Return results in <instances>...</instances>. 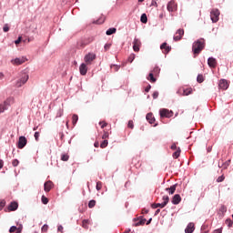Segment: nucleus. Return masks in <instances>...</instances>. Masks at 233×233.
Masks as SVG:
<instances>
[{
  "label": "nucleus",
  "mask_w": 233,
  "mask_h": 233,
  "mask_svg": "<svg viewBox=\"0 0 233 233\" xmlns=\"http://www.w3.org/2000/svg\"><path fill=\"white\" fill-rule=\"evenodd\" d=\"M15 230H17V226H12L10 228H9V232H15Z\"/></svg>",
  "instance_id": "44"
},
{
  "label": "nucleus",
  "mask_w": 233,
  "mask_h": 233,
  "mask_svg": "<svg viewBox=\"0 0 233 233\" xmlns=\"http://www.w3.org/2000/svg\"><path fill=\"white\" fill-rule=\"evenodd\" d=\"M58 232H63V227L61 225L58 226L57 228Z\"/></svg>",
  "instance_id": "60"
},
{
  "label": "nucleus",
  "mask_w": 233,
  "mask_h": 233,
  "mask_svg": "<svg viewBox=\"0 0 233 233\" xmlns=\"http://www.w3.org/2000/svg\"><path fill=\"white\" fill-rule=\"evenodd\" d=\"M28 75L26 73L22 74L21 78L16 82V86L19 88L23 86L28 81Z\"/></svg>",
  "instance_id": "4"
},
{
  "label": "nucleus",
  "mask_w": 233,
  "mask_h": 233,
  "mask_svg": "<svg viewBox=\"0 0 233 233\" xmlns=\"http://www.w3.org/2000/svg\"><path fill=\"white\" fill-rule=\"evenodd\" d=\"M5 165V162L3 161V159H0V168H3Z\"/></svg>",
  "instance_id": "61"
},
{
  "label": "nucleus",
  "mask_w": 233,
  "mask_h": 233,
  "mask_svg": "<svg viewBox=\"0 0 233 233\" xmlns=\"http://www.w3.org/2000/svg\"><path fill=\"white\" fill-rule=\"evenodd\" d=\"M162 199H163L162 204H164V206L167 207V205H168V201H170V198H168V196H164Z\"/></svg>",
  "instance_id": "26"
},
{
  "label": "nucleus",
  "mask_w": 233,
  "mask_h": 233,
  "mask_svg": "<svg viewBox=\"0 0 233 233\" xmlns=\"http://www.w3.org/2000/svg\"><path fill=\"white\" fill-rule=\"evenodd\" d=\"M116 32H117V29H116L115 27H111L106 30V35H112L113 34H116Z\"/></svg>",
  "instance_id": "22"
},
{
  "label": "nucleus",
  "mask_w": 233,
  "mask_h": 233,
  "mask_svg": "<svg viewBox=\"0 0 233 233\" xmlns=\"http://www.w3.org/2000/svg\"><path fill=\"white\" fill-rule=\"evenodd\" d=\"M173 114H174V112H172L168 109H166V108L159 110L160 117H172Z\"/></svg>",
  "instance_id": "5"
},
{
  "label": "nucleus",
  "mask_w": 233,
  "mask_h": 233,
  "mask_svg": "<svg viewBox=\"0 0 233 233\" xmlns=\"http://www.w3.org/2000/svg\"><path fill=\"white\" fill-rule=\"evenodd\" d=\"M110 46H112V44H106L104 48H105V50H109Z\"/></svg>",
  "instance_id": "54"
},
{
  "label": "nucleus",
  "mask_w": 233,
  "mask_h": 233,
  "mask_svg": "<svg viewBox=\"0 0 233 233\" xmlns=\"http://www.w3.org/2000/svg\"><path fill=\"white\" fill-rule=\"evenodd\" d=\"M146 222H147V218H141L138 222L135 223V227L145 225Z\"/></svg>",
  "instance_id": "24"
},
{
  "label": "nucleus",
  "mask_w": 233,
  "mask_h": 233,
  "mask_svg": "<svg viewBox=\"0 0 233 233\" xmlns=\"http://www.w3.org/2000/svg\"><path fill=\"white\" fill-rule=\"evenodd\" d=\"M173 39H174V41H180L181 35H175V36L173 37Z\"/></svg>",
  "instance_id": "49"
},
{
  "label": "nucleus",
  "mask_w": 233,
  "mask_h": 233,
  "mask_svg": "<svg viewBox=\"0 0 233 233\" xmlns=\"http://www.w3.org/2000/svg\"><path fill=\"white\" fill-rule=\"evenodd\" d=\"M101 148H106V147H108V140H104L101 144H100Z\"/></svg>",
  "instance_id": "30"
},
{
  "label": "nucleus",
  "mask_w": 233,
  "mask_h": 233,
  "mask_svg": "<svg viewBox=\"0 0 233 233\" xmlns=\"http://www.w3.org/2000/svg\"><path fill=\"white\" fill-rule=\"evenodd\" d=\"M171 150H177V147L176 146V144H173L171 146Z\"/></svg>",
  "instance_id": "58"
},
{
  "label": "nucleus",
  "mask_w": 233,
  "mask_h": 233,
  "mask_svg": "<svg viewBox=\"0 0 233 233\" xmlns=\"http://www.w3.org/2000/svg\"><path fill=\"white\" fill-rule=\"evenodd\" d=\"M213 233H221V229H215Z\"/></svg>",
  "instance_id": "64"
},
{
  "label": "nucleus",
  "mask_w": 233,
  "mask_h": 233,
  "mask_svg": "<svg viewBox=\"0 0 233 233\" xmlns=\"http://www.w3.org/2000/svg\"><path fill=\"white\" fill-rule=\"evenodd\" d=\"M160 50H164L163 53L164 54H168V52H170L172 50V47L169 46H167V42H164L161 46H160Z\"/></svg>",
  "instance_id": "13"
},
{
  "label": "nucleus",
  "mask_w": 233,
  "mask_h": 233,
  "mask_svg": "<svg viewBox=\"0 0 233 233\" xmlns=\"http://www.w3.org/2000/svg\"><path fill=\"white\" fill-rule=\"evenodd\" d=\"M22 37L21 36H19L15 41V45H19V43H21V41H22Z\"/></svg>",
  "instance_id": "53"
},
{
  "label": "nucleus",
  "mask_w": 233,
  "mask_h": 233,
  "mask_svg": "<svg viewBox=\"0 0 233 233\" xmlns=\"http://www.w3.org/2000/svg\"><path fill=\"white\" fill-rule=\"evenodd\" d=\"M48 231V225L45 224L43 227H42V232H47Z\"/></svg>",
  "instance_id": "43"
},
{
  "label": "nucleus",
  "mask_w": 233,
  "mask_h": 233,
  "mask_svg": "<svg viewBox=\"0 0 233 233\" xmlns=\"http://www.w3.org/2000/svg\"><path fill=\"white\" fill-rule=\"evenodd\" d=\"M42 203L43 205H48V198L45 196H42Z\"/></svg>",
  "instance_id": "38"
},
{
  "label": "nucleus",
  "mask_w": 233,
  "mask_h": 233,
  "mask_svg": "<svg viewBox=\"0 0 233 233\" xmlns=\"http://www.w3.org/2000/svg\"><path fill=\"white\" fill-rule=\"evenodd\" d=\"M219 210H220V212L225 213V212H227V207L221 206Z\"/></svg>",
  "instance_id": "47"
},
{
  "label": "nucleus",
  "mask_w": 233,
  "mask_h": 233,
  "mask_svg": "<svg viewBox=\"0 0 233 233\" xmlns=\"http://www.w3.org/2000/svg\"><path fill=\"white\" fill-rule=\"evenodd\" d=\"M192 94V89H184L182 96H190Z\"/></svg>",
  "instance_id": "28"
},
{
  "label": "nucleus",
  "mask_w": 233,
  "mask_h": 233,
  "mask_svg": "<svg viewBox=\"0 0 233 233\" xmlns=\"http://www.w3.org/2000/svg\"><path fill=\"white\" fill-rule=\"evenodd\" d=\"M111 68H113V70H115V72H118L119 69L121 68V66L111 65Z\"/></svg>",
  "instance_id": "32"
},
{
  "label": "nucleus",
  "mask_w": 233,
  "mask_h": 233,
  "mask_svg": "<svg viewBox=\"0 0 233 233\" xmlns=\"http://www.w3.org/2000/svg\"><path fill=\"white\" fill-rule=\"evenodd\" d=\"M3 30L4 32H8V30H10V27H8V25H5Z\"/></svg>",
  "instance_id": "52"
},
{
  "label": "nucleus",
  "mask_w": 233,
  "mask_h": 233,
  "mask_svg": "<svg viewBox=\"0 0 233 233\" xmlns=\"http://www.w3.org/2000/svg\"><path fill=\"white\" fill-rule=\"evenodd\" d=\"M73 125L76 126L77 125V121H79V116L77 115H73Z\"/></svg>",
  "instance_id": "27"
},
{
  "label": "nucleus",
  "mask_w": 233,
  "mask_h": 233,
  "mask_svg": "<svg viewBox=\"0 0 233 233\" xmlns=\"http://www.w3.org/2000/svg\"><path fill=\"white\" fill-rule=\"evenodd\" d=\"M150 88H152V86L148 85V86L145 88V92H150Z\"/></svg>",
  "instance_id": "55"
},
{
  "label": "nucleus",
  "mask_w": 233,
  "mask_h": 233,
  "mask_svg": "<svg viewBox=\"0 0 233 233\" xmlns=\"http://www.w3.org/2000/svg\"><path fill=\"white\" fill-rule=\"evenodd\" d=\"M157 97H159V92L155 91V92L153 93V99H157Z\"/></svg>",
  "instance_id": "45"
},
{
  "label": "nucleus",
  "mask_w": 233,
  "mask_h": 233,
  "mask_svg": "<svg viewBox=\"0 0 233 233\" xmlns=\"http://www.w3.org/2000/svg\"><path fill=\"white\" fill-rule=\"evenodd\" d=\"M136 59V54H131L128 57V62L132 63Z\"/></svg>",
  "instance_id": "39"
},
{
  "label": "nucleus",
  "mask_w": 233,
  "mask_h": 233,
  "mask_svg": "<svg viewBox=\"0 0 233 233\" xmlns=\"http://www.w3.org/2000/svg\"><path fill=\"white\" fill-rule=\"evenodd\" d=\"M176 187H177V184H175L170 187H167L166 192H168L170 195L174 194V192H176Z\"/></svg>",
  "instance_id": "21"
},
{
  "label": "nucleus",
  "mask_w": 233,
  "mask_h": 233,
  "mask_svg": "<svg viewBox=\"0 0 233 233\" xmlns=\"http://www.w3.org/2000/svg\"><path fill=\"white\" fill-rule=\"evenodd\" d=\"M179 156H181V148H177V151H175L173 153V157L174 159H177V157H179Z\"/></svg>",
  "instance_id": "23"
},
{
  "label": "nucleus",
  "mask_w": 233,
  "mask_h": 233,
  "mask_svg": "<svg viewBox=\"0 0 233 233\" xmlns=\"http://www.w3.org/2000/svg\"><path fill=\"white\" fill-rule=\"evenodd\" d=\"M127 127L128 128H134V122L132 120H129Z\"/></svg>",
  "instance_id": "48"
},
{
  "label": "nucleus",
  "mask_w": 233,
  "mask_h": 233,
  "mask_svg": "<svg viewBox=\"0 0 233 233\" xmlns=\"http://www.w3.org/2000/svg\"><path fill=\"white\" fill-rule=\"evenodd\" d=\"M225 181V176H220L217 178V183H223Z\"/></svg>",
  "instance_id": "35"
},
{
  "label": "nucleus",
  "mask_w": 233,
  "mask_h": 233,
  "mask_svg": "<svg viewBox=\"0 0 233 233\" xmlns=\"http://www.w3.org/2000/svg\"><path fill=\"white\" fill-rule=\"evenodd\" d=\"M68 159H69L68 155L63 154V155L61 156V160H62V161H68Z\"/></svg>",
  "instance_id": "37"
},
{
  "label": "nucleus",
  "mask_w": 233,
  "mask_h": 233,
  "mask_svg": "<svg viewBox=\"0 0 233 233\" xmlns=\"http://www.w3.org/2000/svg\"><path fill=\"white\" fill-rule=\"evenodd\" d=\"M176 2L174 0H171L167 5V12H174L176 10Z\"/></svg>",
  "instance_id": "9"
},
{
  "label": "nucleus",
  "mask_w": 233,
  "mask_h": 233,
  "mask_svg": "<svg viewBox=\"0 0 233 233\" xmlns=\"http://www.w3.org/2000/svg\"><path fill=\"white\" fill-rule=\"evenodd\" d=\"M171 203L173 205H179L181 203V196L179 194L174 195Z\"/></svg>",
  "instance_id": "11"
},
{
  "label": "nucleus",
  "mask_w": 233,
  "mask_h": 233,
  "mask_svg": "<svg viewBox=\"0 0 233 233\" xmlns=\"http://www.w3.org/2000/svg\"><path fill=\"white\" fill-rule=\"evenodd\" d=\"M165 204L162 202V203H153L151 204V208H165Z\"/></svg>",
  "instance_id": "20"
},
{
  "label": "nucleus",
  "mask_w": 233,
  "mask_h": 233,
  "mask_svg": "<svg viewBox=\"0 0 233 233\" xmlns=\"http://www.w3.org/2000/svg\"><path fill=\"white\" fill-rule=\"evenodd\" d=\"M26 143H28V140H26V137H19V139H18V148H23L24 147H26Z\"/></svg>",
  "instance_id": "7"
},
{
  "label": "nucleus",
  "mask_w": 233,
  "mask_h": 233,
  "mask_svg": "<svg viewBox=\"0 0 233 233\" xmlns=\"http://www.w3.org/2000/svg\"><path fill=\"white\" fill-rule=\"evenodd\" d=\"M17 208H19V204L15 201L11 202L8 206V210L10 212H14V211L17 210Z\"/></svg>",
  "instance_id": "12"
},
{
  "label": "nucleus",
  "mask_w": 233,
  "mask_h": 233,
  "mask_svg": "<svg viewBox=\"0 0 233 233\" xmlns=\"http://www.w3.org/2000/svg\"><path fill=\"white\" fill-rule=\"evenodd\" d=\"M203 48H205V39L201 38L193 43V54H200Z\"/></svg>",
  "instance_id": "1"
},
{
  "label": "nucleus",
  "mask_w": 233,
  "mask_h": 233,
  "mask_svg": "<svg viewBox=\"0 0 233 233\" xmlns=\"http://www.w3.org/2000/svg\"><path fill=\"white\" fill-rule=\"evenodd\" d=\"M159 212H161V209H157L156 211H155V216H157V214H159Z\"/></svg>",
  "instance_id": "63"
},
{
  "label": "nucleus",
  "mask_w": 233,
  "mask_h": 233,
  "mask_svg": "<svg viewBox=\"0 0 233 233\" xmlns=\"http://www.w3.org/2000/svg\"><path fill=\"white\" fill-rule=\"evenodd\" d=\"M149 81H151V83H156V77H154V74L153 73H149Z\"/></svg>",
  "instance_id": "33"
},
{
  "label": "nucleus",
  "mask_w": 233,
  "mask_h": 233,
  "mask_svg": "<svg viewBox=\"0 0 233 233\" xmlns=\"http://www.w3.org/2000/svg\"><path fill=\"white\" fill-rule=\"evenodd\" d=\"M96 207V200H90L89 202H88V208H94Z\"/></svg>",
  "instance_id": "29"
},
{
  "label": "nucleus",
  "mask_w": 233,
  "mask_h": 233,
  "mask_svg": "<svg viewBox=\"0 0 233 233\" xmlns=\"http://www.w3.org/2000/svg\"><path fill=\"white\" fill-rule=\"evenodd\" d=\"M94 59H96V54L94 53H89L87 55L85 56V63H86V65H92V61H94Z\"/></svg>",
  "instance_id": "6"
},
{
  "label": "nucleus",
  "mask_w": 233,
  "mask_h": 233,
  "mask_svg": "<svg viewBox=\"0 0 233 233\" xmlns=\"http://www.w3.org/2000/svg\"><path fill=\"white\" fill-rule=\"evenodd\" d=\"M45 192H50L52 190V181H47L44 184Z\"/></svg>",
  "instance_id": "19"
},
{
  "label": "nucleus",
  "mask_w": 233,
  "mask_h": 233,
  "mask_svg": "<svg viewBox=\"0 0 233 233\" xmlns=\"http://www.w3.org/2000/svg\"><path fill=\"white\" fill-rule=\"evenodd\" d=\"M14 103V97L7 98L3 104L0 105V114H3L5 110L10 108V106Z\"/></svg>",
  "instance_id": "2"
},
{
  "label": "nucleus",
  "mask_w": 233,
  "mask_h": 233,
  "mask_svg": "<svg viewBox=\"0 0 233 233\" xmlns=\"http://www.w3.org/2000/svg\"><path fill=\"white\" fill-rule=\"evenodd\" d=\"M208 66H210V68H216L218 62L216 61V58L211 56V57L208 58Z\"/></svg>",
  "instance_id": "15"
},
{
  "label": "nucleus",
  "mask_w": 233,
  "mask_h": 233,
  "mask_svg": "<svg viewBox=\"0 0 233 233\" xmlns=\"http://www.w3.org/2000/svg\"><path fill=\"white\" fill-rule=\"evenodd\" d=\"M152 223V218H150L147 222L146 225H150Z\"/></svg>",
  "instance_id": "62"
},
{
  "label": "nucleus",
  "mask_w": 233,
  "mask_h": 233,
  "mask_svg": "<svg viewBox=\"0 0 233 233\" xmlns=\"http://www.w3.org/2000/svg\"><path fill=\"white\" fill-rule=\"evenodd\" d=\"M5 208V202L1 201L0 202V210H3Z\"/></svg>",
  "instance_id": "56"
},
{
  "label": "nucleus",
  "mask_w": 233,
  "mask_h": 233,
  "mask_svg": "<svg viewBox=\"0 0 233 233\" xmlns=\"http://www.w3.org/2000/svg\"><path fill=\"white\" fill-rule=\"evenodd\" d=\"M141 23L147 24L148 23V17H147V14H142L140 17Z\"/></svg>",
  "instance_id": "25"
},
{
  "label": "nucleus",
  "mask_w": 233,
  "mask_h": 233,
  "mask_svg": "<svg viewBox=\"0 0 233 233\" xmlns=\"http://www.w3.org/2000/svg\"><path fill=\"white\" fill-rule=\"evenodd\" d=\"M35 141H39V132H35Z\"/></svg>",
  "instance_id": "50"
},
{
  "label": "nucleus",
  "mask_w": 233,
  "mask_h": 233,
  "mask_svg": "<svg viewBox=\"0 0 233 233\" xmlns=\"http://www.w3.org/2000/svg\"><path fill=\"white\" fill-rule=\"evenodd\" d=\"M229 166H230V160H228L222 164L223 168H228Z\"/></svg>",
  "instance_id": "40"
},
{
  "label": "nucleus",
  "mask_w": 233,
  "mask_h": 233,
  "mask_svg": "<svg viewBox=\"0 0 233 233\" xmlns=\"http://www.w3.org/2000/svg\"><path fill=\"white\" fill-rule=\"evenodd\" d=\"M108 137V133H104L102 139H106Z\"/></svg>",
  "instance_id": "57"
},
{
  "label": "nucleus",
  "mask_w": 233,
  "mask_h": 233,
  "mask_svg": "<svg viewBox=\"0 0 233 233\" xmlns=\"http://www.w3.org/2000/svg\"><path fill=\"white\" fill-rule=\"evenodd\" d=\"M23 232V224H19L18 227H16V232L15 233H21Z\"/></svg>",
  "instance_id": "36"
},
{
  "label": "nucleus",
  "mask_w": 233,
  "mask_h": 233,
  "mask_svg": "<svg viewBox=\"0 0 233 233\" xmlns=\"http://www.w3.org/2000/svg\"><path fill=\"white\" fill-rule=\"evenodd\" d=\"M86 223H88V220H83L84 228H86Z\"/></svg>",
  "instance_id": "59"
},
{
  "label": "nucleus",
  "mask_w": 233,
  "mask_h": 233,
  "mask_svg": "<svg viewBox=\"0 0 233 233\" xmlns=\"http://www.w3.org/2000/svg\"><path fill=\"white\" fill-rule=\"evenodd\" d=\"M63 116V110L59 109L56 115V117H61Z\"/></svg>",
  "instance_id": "51"
},
{
  "label": "nucleus",
  "mask_w": 233,
  "mask_h": 233,
  "mask_svg": "<svg viewBox=\"0 0 233 233\" xmlns=\"http://www.w3.org/2000/svg\"><path fill=\"white\" fill-rule=\"evenodd\" d=\"M101 187H103V183H101V182H96V190H101Z\"/></svg>",
  "instance_id": "42"
},
{
  "label": "nucleus",
  "mask_w": 233,
  "mask_h": 233,
  "mask_svg": "<svg viewBox=\"0 0 233 233\" xmlns=\"http://www.w3.org/2000/svg\"><path fill=\"white\" fill-rule=\"evenodd\" d=\"M79 72L81 76H86V72H88V67L86 66V64L82 63L79 66Z\"/></svg>",
  "instance_id": "10"
},
{
  "label": "nucleus",
  "mask_w": 233,
  "mask_h": 233,
  "mask_svg": "<svg viewBox=\"0 0 233 233\" xmlns=\"http://www.w3.org/2000/svg\"><path fill=\"white\" fill-rule=\"evenodd\" d=\"M146 118H147V121H148V123H150V125H154V123H156V118L154 117L152 113H148L146 116Z\"/></svg>",
  "instance_id": "17"
},
{
  "label": "nucleus",
  "mask_w": 233,
  "mask_h": 233,
  "mask_svg": "<svg viewBox=\"0 0 233 233\" xmlns=\"http://www.w3.org/2000/svg\"><path fill=\"white\" fill-rule=\"evenodd\" d=\"M219 9H213L210 12V19L212 21V23H218L219 21Z\"/></svg>",
  "instance_id": "3"
},
{
  "label": "nucleus",
  "mask_w": 233,
  "mask_h": 233,
  "mask_svg": "<svg viewBox=\"0 0 233 233\" xmlns=\"http://www.w3.org/2000/svg\"><path fill=\"white\" fill-rule=\"evenodd\" d=\"M197 81L198 83H203L205 81V79L203 78V75H198L197 76Z\"/></svg>",
  "instance_id": "31"
},
{
  "label": "nucleus",
  "mask_w": 233,
  "mask_h": 233,
  "mask_svg": "<svg viewBox=\"0 0 233 233\" xmlns=\"http://www.w3.org/2000/svg\"><path fill=\"white\" fill-rule=\"evenodd\" d=\"M26 61L25 57L15 58L12 60L13 65H23Z\"/></svg>",
  "instance_id": "16"
},
{
  "label": "nucleus",
  "mask_w": 233,
  "mask_h": 233,
  "mask_svg": "<svg viewBox=\"0 0 233 233\" xmlns=\"http://www.w3.org/2000/svg\"><path fill=\"white\" fill-rule=\"evenodd\" d=\"M195 230V228H194V223L190 222L189 224H187L186 229H185V232L186 233H193Z\"/></svg>",
  "instance_id": "18"
},
{
  "label": "nucleus",
  "mask_w": 233,
  "mask_h": 233,
  "mask_svg": "<svg viewBox=\"0 0 233 233\" xmlns=\"http://www.w3.org/2000/svg\"><path fill=\"white\" fill-rule=\"evenodd\" d=\"M218 86L222 90H227V88H228V82L225 79H220Z\"/></svg>",
  "instance_id": "14"
},
{
  "label": "nucleus",
  "mask_w": 233,
  "mask_h": 233,
  "mask_svg": "<svg viewBox=\"0 0 233 233\" xmlns=\"http://www.w3.org/2000/svg\"><path fill=\"white\" fill-rule=\"evenodd\" d=\"M226 224L228 225V227H232V225H233L232 219L228 218V219L226 220Z\"/></svg>",
  "instance_id": "41"
},
{
  "label": "nucleus",
  "mask_w": 233,
  "mask_h": 233,
  "mask_svg": "<svg viewBox=\"0 0 233 233\" xmlns=\"http://www.w3.org/2000/svg\"><path fill=\"white\" fill-rule=\"evenodd\" d=\"M12 165L13 167H17L19 165V161L17 159H14Z\"/></svg>",
  "instance_id": "46"
},
{
  "label": "nucleus",
  "mask_w": 233,
  "mask_h": 233,
  "mask_svg": "<svg viewBox=\"0 0 233 233\" xmlns=\"http://www.w3.org/2000/svg\"><path fill=\"white\" fill-rule=\"evenodd\" d=\"M139 46H141V40H139L137 37H135L133 41L134 52H139Z\"/></svg>",
  "instance_id": "8"
},
{
  "label": "nucleus",
  "mask_w": 233,
  "mask_h": 233,
  "mask_svg": "<svg viewBox=\"0 0 233 233\" xmlns=\"http://www.w3.org/2000/svg\"><path fill=\"white\" fill-rule=\"evenodd\" d=\"M185 34V31L183 29H178L176 33V35H180L183 37V35Z\"/></svg>",
  "instance_id": "34"
}]
</instances>
